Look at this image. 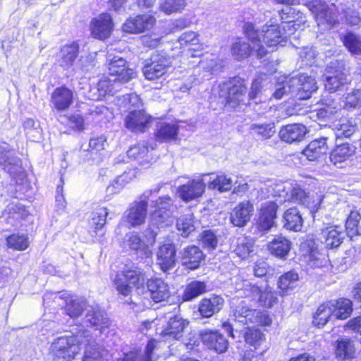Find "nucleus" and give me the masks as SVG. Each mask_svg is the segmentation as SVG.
Masks as SVG:
<instances>
[{
	"label": "nucleus",
	"mask_w": 361,
	"mask_h": 361,
	"mask_svg": "<svg viewBox=\"0 0 361 361\" xmlns=\"http://www.w3.org/2000/svg\"><path fill=\"white\" fill-rule=\"evenodd\" d=\"M326 140V137L312 140L302 151V154L311 161L322 158L329 150Z\"/></svg>",
	"instance_id": "nucleus-30"
},
{
	"label": "nucleus",
	"mask_w": 361,
	"mask_h": 361,
	"mask_svg": "<svg viewBox=\"0 0 361 361\" xmlns=\"http://www.w3.org/2000/svg\"><path fill=\"white\" fill-rule=\"evenodd\" d=\"M355 354L353 343L348 338H341L337 341L336 355L342 360L351 359Z\"/></svg>",
	"instance_id": "nucleus-48"
},
{
	"label": "nucleus",
	"mask_w": 361,
	"mask_h": 361,
	"mask_svg": "<svg viewBox=\"0 0 361 361\" xmlns=\"http://www.w3.org/2000/svg\"><path fill=\"white\" fill-rule=\"evenodd\" d=\"M244 337L245 342L256 349L262 341L263 334L257 329L247 328Z\"/></svg>",
	"instance_id": "nucleus-60"
},
{
	"label": "nucleus",
	"mask_w": 361,
	"mask_h": 361,
	"mask_svg": "<svg viewBox=\"0 0 361 361\" xmlns=\"http://www.w3.org/2000/svg\"><path fill=\"white\" fill-rule=\"evenodd\" d=\"M149 152V148L143 144H138L131 147L128 151V155L129 157L134 159H142L145 158Z\"/></svg>",
	"instance_id": "nucleus-63"
},
{
	"label": "nucleus",
	"mask_w": 361,
	"mask_h": 361,
	"mask_svg": "<svg viewBox=\"0 0 361 361\" xmlns=\"http://www.w3.org/2000/svg\"><path fill=\"white\" fill-rule=\"evenodd\" d=\"M83 331L77 335L56 338L51 343L49 350L55 361H72L80 352L83 345Z\"/></svg>",
	"instance_id": "nucleus-1"
},
{
	"label": "nucleus",
	"mask_w": 361,
	"mask_h": 361,
	"mask_svg": "<svg viewBox=\"0 0 361 361\" xmlns=\"http://www.w3.org/2000/svg\"><path fill=\"white\" fill-rule=\"evenodd\" d=\"M307 132V128L304 125L298 123L289 124L281 128L279 137L287 143H293L302 141Z\"/></svg>",
	"instance_id": "nucleus-26"
},
{
	"label": "nucleus",
	"mask_w": 361,
	"mask_h": 361,
	"mask_svg": "<svg viewBox=\"0 0 361 361\" xmlns=\"http://www.w3.org/2000/svg\"><path fill=\"white\" fill-rule=\"evenodd\" d=\"M202 259V252L195 245L188 246L181 252L183 264L191 270L197 269Z\"/></svg>",
	"instance_id": "nucleus-31"
},
{
	"label": "nucleus",
	"mask_w": 361,
	"mask_h": 361,
	"mask_svg": "<svg viewBox=\"0 0 361 361\" xmlns=\"http://www.w3.org/2000/svg\"><path fill=\"white\" fill-rule=\"evenodd\" d=\"M206 291L207 286L204 282L192 281L186 286L182 295V300L183 301L192 300L200 295L206 293Z\"/></svg>",
	"instance_id": "nucleus-45"
},
{
	"label": "nucleus",
	"mask_w": 361,
	"mask_h": 361,
	"mask_svg": "<svg viewBox=\"0 0 361 361\" xmlns=\"http://www.w3.org/2000/svg\"><path fill=\"white\" fill-rule=\"evenodd\" d=\"M247 87L240 78H234L221 90L220 97L224 98L225 104L235 108L244 103L246 97Z\"/></svg>",
	"instance_id": "nucleus-8"
},
{
	"label": "nucleus",
	"mask_w": 361,
	"mask_h": 361,
	"mask_svg": "<svg viewBox=\"0 0 361 361\" xmlns=\"http://www.w3.org/2000/svg\"><path fill=\"white\" fill-rule=\"evenodd\" d=\"M156 346L157 342L151 341L147 343L144 355L137 351H130L124 354L123 357L118 361H152L153 351Z\"/></svg>",
	"instance_id": "nucleus-41"
},
{
	"label": "nucleus",
	"mask_w": 361,
	"mask_h": 361,
	"mask_svg": "<svg viewBox=\"0 0 361 361\" xmlns=\"http://www.w3.org/2000/svg\"><path fill=\"white\" fill-rule=\"evenodd\" d=\"M322 235L327 248L338 247L344 238L342 228L336 226H331L323 229Z\"/></svg>",
	"instance_id": "nucleus-36"
},
{
	"label": "nucleus",
	"mask_w": 361,
	"mask_h": 361,
	"mask_svg": "<svg viewBox=\"0 0 361 361\" xmlns=\"http://www.w3.org/2000/svg\"><path fill=\"white\" fill-rule=\"evenodd\" d=\"M178 43L183 48L200 44V35L194 31H187L180 35Z\"/></svg>",
	"instance_id": "nucleus-58"
},
{
	"label": "nucleus",
	"mask_w": 361,
	"mask_h": 361,
	"mask_svg": "<svg viewBox=\"0 0 361 361\" xmlns=\"http://www.w3.org/2000/svg\"><path fill=\"white\" fill-rule=\"evenodd\" d=\"M292 185L289 183H279L272 188V195L276 198L275 201L279 204L289 202V197Z\"/></svg>",
	"instance_id": "nucleus-50"
},
{
	"label": "nucleus",
	"mask_w": 361,
	"mask_h": 361,
	"mask_svg": "<svg viewBox=\"0 0 361 361\" xmlns=\"http://www.w3.org/2000/svg\"><path fill=\"white\" fill-rule=\"evenodd\" d=\"M355 152V147L348 143L337 145L330 154V161L334 166L342 168V164L349 160Z\"/></svg>",
	"instance_id": "nucleus-32"
},
{
	"label": "nucleus",
	"mask_w": 361,
	"mask_h": 361,
	"mask_svg": "<svg viewBox=\"0 0 361 361\" xmlns=\"http://www.w3.org/2000/svg\"><path fill=\"white\" fill-rule=\"evenodd\" d=\"M114 283L118 292L127 296L131 293L133 288L142 286L144 278L142 274L137 270L124 269L117 273Z\"/></svg>",
	"instance_id": "nucleus-9"
},
{
	"label": "nucleus",
	"mask_w": 361,
	"mask_h": 361,
	"mask_svg": "<svg viewBox=\"0 0 361 361\" xmlns=\"http://www.w3.org/2000/svg\"><path fill=\"white\" fill-rule=\"evenodd\" d=\"M85 322L87 325L96 327V329H99L100 333H102L110 324L109 319L106 314L100 310L94 308L88 310Z\"/></svg>",
	"instance_id": "nucleus-34"
},
{
	"label": "nucleus",
	"mask_w": 361,
	"mask_h": 361,
	"mask_svg": "<svg viewBox=\"0 0 361 361\" xmlns=\"http://www.w3.org/2000/svg\"><path fill=\"white\" fill-rule=\"evenodd\" d=\"M200 337L205 345L218 353H223L228 349V342L227 339L218 331L203 330L200 333Z\"/></svg>",
	"instance_id": "nucleus-17"
},
{
	"label": "nucleus",
	"mask_w": 361,
	"mask_h": 361,
	"mask_svg": "<svg viewBox=\"0 0 361 361\" xmlns=\"http://www.w3.org/2000/svg\"><path fill=\"white\" fill-rule=\"evenodd\" d=\"M114 23L111 16L103 13L92 19L90 30L93 37L104 40L110 37L114 30Z\"/></svg>",
	"instance_id": "nucleus-13"
},
{
	"label": "nucleus",
	"mask_w": 361,
	"mask_h": 361,
	"mask_svg": "<svg viewBox=\"0 0 361 361\" xmlns=\"http://www.w3.org/2000/svg\"><path fill=\"white\" fill-rule=\"evenodd\" d=\"M254 251V244L252 241L246 238H238L236 247L234 250L235 254L240 257L244 259Z\"/></svg>",
	"instance_id": "nucleus-56"
},
{
	"label": "nucleus",
	"mask_w": 361,
	"mask_h": 361,
	"mask_svg": "<svg viewBox=\"0 0 361 361\" xmlns=\"http://www.w3.org/2000/svg\"><path fill=\"white\" fill-rule=\"evenodd\" d=\"M147 206L146 200L135 202L132 204L127 214V221L131 226H137L145 223Z\"/></svg>",
	"instance_id": "nucleus-29"
},
{
	"label": "nucleus",
	"mask_w": 361,
	"mask_h": 361,
	"mask_svg": "<svg viewBox=\"0 0 361 361\" xmlns=\"http://www.w3.org/2000/svg\"><path fill=\"white\" fill-rule=\"evenodd\" d=\"M156 23V18L149 14L130 17L122 25L123 32L140 34L151 30Z\"/></svg>",
	"instance_id": "nucleus-15"
},
{
	"label": "nucleus",
	"mask_w": 361,
	"mask_h": 361,
	"mask_svg": "<svg viewBox=\"0 0 361 361\" xmlns=\"http://www.w3.org/2000/svg\"><path fill=\"white\" fill-rule=\"evenodd\" d=\"M147 287L150 297L155 302H160L170 296L169 287L161 279L152 278L147 280Z\"/></svg>",
	"instance_id": "nucleus-25"
},
{
	"label": "nucleus",
	"mask_w": 361,
	"mask_h": 361,
	"mask_svg": "<svg viewBox=\"0 0 361 361\" xmlns=\"http://www.w3.org/2000/svg\"><path fill=\"white\" fill-rule=\"evenodd\" d=\"M285 227L290 231H300L303 221L298 209L293 207L287 209L284 214Z\"/></svg>",
	"instance_id": "nucleus-43"
},
{
	"label": "nucleus",
	"mask_w": 361,
	"mask_h": 361,
	"mask_svg": "<svg viewBox=\"0 0 361 361\" xmlns=\"http://www.w3.org/2000/svg\"><path fill=\"white\" fill-rule=\"evenodd\" d=\"M291 243L284 237L279 236L270 242L269 250L279 257H285L290 250Z\"/></svg>",
	"instance_id": "nucleus-44"
},
{
	"label": "nucleus",
	"mask_w": 361,
	"mask_h": 361,
	"mask_svg": "<svg viewBox=\"0 0 361 361\" xmlns=\"http://www.w3.org/2000/svg\"><path fill=\"white\" fill-rule=\"evenodd\" d=\"M233 315L235 322L243 324L268 326L271 323V319L267 315L258 310L250 308L244 301L235 307Z\"/></svg>",
	"instance_id": "nucleus-7"
},
{
	"label": "nucleus",
	"mask_w": 361,
	"mask_h": 361,
	"mask_svg": "<svg viewBox=\"0 0 361 361\" xmlns=\"http://www.w3.org/2000/svg\"><path fill=\"white\" fill-rule=\"evenodd\" d=\"M20 160L16 161L11 159L8 153L3 152L0 149V166H4L6 170L11 176L16 177L20 172Z\"/></svg>",
	"instance_id": "nucleus-49"
},
{
	"label": "nucleus",
	"mask_w": 361,
	"mask_h": 361,
	"mask_svg": "<svg viewBox=\"0 0 361 361\" xmlns=\"http://www.w3.org/2000/svg\"><path fill=\"white\" fill-rule=\"evenodd\" d=\"M317 4L313 6L315 8L314 12L318 26L323 30H330L338 23L337 18L332 13L331 11L326 8L324 2L314 1Z\"/></svg>",
	"instance_id": "nucleus-23"
},
{
	"label": "nucleus",
	"mask_w": 361,
	"mask_h": 361,
	"mask_svg": "<svg viewBox=\"0 0 361 361\" xmlns=\"http://www.w3.org/2000/svg\"><path fill=\"white\" fill-rule=\"evenodd\" d=\"M157 233L154 231H146L143 238L135 233L126 235L123 244L125 247L135 251V254L141 258H149L152 252L150 249L156 241Z\"/></svg>",
	"instance_id": "nucleus-6"
},
{
	"label": "nucleus",
	"mask_w": 361,
	"mask_h": 361,
	"mask_svg": "<svg viewBox=\"0 0 361 361\" xmlns=\"http://www.w3.org/2000/svg\"><path fill=\"white\" fill-rule=\"evenodd\" d=\"M250 130L252 134L257 135L264 139H268L275 133V127L273 123L252 124L250 126Z\"/></svg>",
	"instance_id": "nucleus-55"
},
{
	"label": "nucleus",
	"mask_w": 361,
	"mask_h": 361,
	"mask_svg": "<svg viewBox=\"0 0 361 361\" xmlns=\"http://www.w3.org/2000/svg\"><path fill=\"white\" fill-rule=\"evenodd\" d=\"M202 180L207 184L209 189L217 190L221 192L230 190L233 186L232 179L224 174L205 173L202 175Z\"/></svg>",
	"instance_id": "nucleus-28"
},
{
	"label": "nucleus",
	"mask_w": 361,
	"mask_h": 361,
	"mask_svg": "<svg viewBox=\"0 0 361 361\" xmlns=\"http://www.w3.org/2000/svg\"><path fill=\"white\" fill-rule=\"evenodd\" d=\"M244 32L250 40L252 47L245 41L238 39L233 44L231 49L232 54L237 60L248 57L252 50L255 51L257 56L259 58H262L269 51L262 44L258 28H256L252 23H245Z\"/></svg>",
	"instance_id": "nucleus-2"
},
{
	"label": "nucleus",
	"mask_w": 361,
	"mask_h": 361,
	"mask_svg": "<svg viewBox=\"0 0 361 361\" xmlns=\"http://www.w3.org/2000/svg\"><path fill=\"white\" fill-rule=\"evenodd\" d=\"M235 289L237 291H243L246 297L257 298L259 305L266 308L273 307L278 302L276 293L268 286L263 288L249 281L238 279L235 281Z\"/></svg>",
	"instance_id": "nucleus-4"
},
{
	"label": "nucleus",
	"mask_w": 361,
	"mask_h": 361,
	"mask_svg": "<svg viewBox=\"0 0 361 361\" xmlns=\"http://www.w3.org/2000/svg\"><path fill=\"white\" fill-rule=\"evenodd\" d=\"M290 85L293 88V96L299 99H307L317 90L314 78L306 74L290 78Z\"/></svg>",
	"instance_id": "nucleus-12"
},
{
	"label": "nucleus",
	"mask_w": 361,
	"mask_h": 361,
	"mask_svg": "<svg viewBox=\"0 0 361 361\" xmlns=\"http://www.w3.org/2000/svg\"><path fill=\"white\" fill-rule=\"evenodd\" d=\"M73 101V92L66 87H57L52 92L51 102L58 111L68 109Z\"/></svg>",
	"instance_id": "nucleus-27"
},
{
	"label": "nucleus",
	"mask_w": 361,
	"mask_h": 361,
	"mask_svg": "<svg viewBox=\"0 0 361 361\" xmlns=\"http://www.w3.org/2000/svg\"><path fill=\"white\" fill-rule=\"evenodd\" d=\"M356 129V124L351 119L345 118L340 119L334 124L337 138L349 137L355 132Z\"/></svg>",
	"instance_id": "nucleus-47"
},
{
	"label": "nucleus",
	"mask_w": 361,
	"mask_h": 361,
	"mask_svg": "<svg viewBox=\"0 0 361 361\" xmlns=\"http://www.w3.org/2000/svg\"><path fill=\"white\" fill-rule=\"evenodd\" d=\"M78 52V46L75 43L64 45L57 55L59 64L65 68L72 66Z\"/></svg>",
	"instance_id": "nucleus-35"
},
{
	"label": "nucleus",
	"mask_w": 361,
	"mask_h": 361,
	"mask_svg": "<svg viewBox=\"0 0 361 361\" xmlns=\"http://www.w3.org/2000/svg\"><path fill=\"white\" fill-rule=\"evenodd\" d=\"M321 202L322 198L320 195H316L314 196V195H310L308 194L302 204L310 209L311 212H314L318 209Z\"/></svg>",
	"instance_id": "nucleus-64"
},
{
	"label": "nucleus",
	"mask_w": 361,
	"mask_h": 361,
	"mask_svg": "<svg viewBox=\"0 0 361 361\" xmlns=\"http://www.w3.org/2000/svg\"><path fill=\"white\" fill-rule=\"evenodd\" d=\"M224 299L219 295L204 298L199 305V312L204 317H210L219 312L224 305Z\"/></svg>",
	"instance_id": "nucleus-33"
},
{
	"label": "nucleus",
	"mask_w": 361,
	"mask_h": 361,
	"mask_svg": "<svg viewBox=\"0 0 361 361\" xmlns=\"http://www.w3.org/2000/svg\"><path fill=\"white\" fill-rule=\"evenodd\" d=\"M342 41L348 50L353 54H361V38L348 32L342 37Z\"/></svg>",
	"instance_id": "nucleus-51"
},
{
	"label": "nucleus",
	"mask_w": 361,
	"mask_h": 361,
	"mask_svg": "<svg viewBox=\"0 0 361 361\" xmlns=\"http://www.w3.org/2000/svg\"><path fill=\"white\" fill-rule=\"evenodd\" d=\"M298 280V274L292 271L281 276L278 281V288L281 295L289 294L296 287Z\"/></svg>",
	"instance_id": "nucleus-40"
},
{
	"label": "nucleus",
	"mask_w": 361,
	"mask_h": 361,
	"mask_svg": "<svg viewBox=\"0 0 361 361\" xmlns=\"http://www.w3.org/2000/svg\"><path fill=\"white\" fill-rule=\"evenodd\" d=\"M157 261L164 272L173 269L176 264V249L171 243L161 245L157 252Z\"/></svg>",
	"instance_id": "nucleus-20"
},
{
	"label": "nucleus",
	"mask_w": 361,
	"mask_h": 361,
	"mask_svg": "<svg viewBox=\"0 0 361 361\" xmlns=\"http://www.w3.org/2000/svg\"><path fill=\"white\" fill-rule=\"evenodd\" d=\"M179 126L175 123H161L155 133L156 139L159 142H170L176 140Z\"/></svg>",
	"instance_id": "nucleus-37"
},
{
	"label": "nucleus",
	"mask_w": 361,
	"mask_h": 361,
	"mask_svg": "<svg viewBox=\"0 0 361 361\" xmlns=\"http://www.w3.org/2000/svg\"><path fill=\"white\" fill-rule=\"evenodd\" d=\"M279 206V204L276 201H267L262 203L258 222V228L260 231H268L274 226Z\"/></svg>",
	"instance_id": "nucleus-16"
},
{
	"label": "nucleus",
	"mask_w": 361,
	"mask_h": 361,
	"mask_svg": "<svg viewBox=\"0 0 361 361\" xmlns=\"http://www.w3.org/2000/svg\"><path fill=\"white\" fill-rule=\"evenodd\" d=\"M298 26V24L293 21L286 23L283 28L277 25H264L262 31L263 43L271 49V51H274L278 45L284 46L287 37L292 35Z\"/></svg>",
	"instance_id": "nucleus-5"
},
{
	"label": "nucleus",
	"mask_w": 361,
	"mask_h": 361,
	"mask_svg": "<svg viewBox=\"0 0 361 361\" xmlns=\"http://www.w3.org/2000/svg\"><path fill=\"white\" fill-rule=\"evenodd\" d=\"M361 219L360 214L357 211H351L345 222L348 235L353 236L361 234V227L358 224Z\"/></svg>",
	"instance_id": "nucleus-52"
},
{
	"label": "nucleus",
	"mask_w": 361,
	"mask_h": 361,
	"mask_svg": "<svg viewBox=\"0 0 361 361\" xmlns=\"http://www.w3.org/2000/svg\"><path fill=\"white\" fill-rule=\"evenodd\" d=\"M308 257L309 265L313 268L325 267L329 264V260L325 255L319 252L317 250H312Z\"/></svg>",
	"instance_id": "nucleus-61"
},
{
	"label": "nucleus",
	"mask_w": 361,
	"mask_h": 361,
	"mask_svg": "<svg viewBox=\"0 0 361 361\" xmlns=\"http://www.w3.org/2000/svg\"><path fill=\"white\" fill-rule=\"evenodd\" d=\"M176 227L181 235L186 237L195 230L193 216L191 214L180 216L176 223Z\"/></svg>",
	"instance_id": "nucleus-53"
},
{
	"label": "nucleus",
	"mask_w": 361,
	"mask_h": 361,
	"mask_svg": "<svg viewBox=\"0 0 361 361\" xmlns=\"http://www.w3.org/2000/svg\"><path fill=\"white\" fill-rule=\"evenodd\" d=\"M169 66V61L166 57L154 54L150 62H147L142 68V73L148 80H159L166 73Z\"/></svg>",
	"instance_id": "nucleus-14"
},
{
	"label": "nucleus",
	"mask_w": 361,
	"mask_h": 361,
	"mask_svg": "<svg viewBox=\"0 0 361 361\" xmlns=\"http://www.w3.org/2000/svg\"><path fill=\"white\" fill-rule=\"evenodd\" d=\"M329 302L331 303V309L336 319H345L353 311V303L349 299L340 298L335 301H329Z\"/></svg>",
	"instance_id": "nucleus-38"
},
{
	"label": "nucleus",
	"mask_w": 361,
	"mask_h": 361,
	"mask_svg": "<svg viewBox=\"0 0 361 361\" xmlns=\"http://www.w3.org/2000/svg\"><path fill=\"white\" fill-rule=\"evenodd\" d=\"M185 326V322L179 317L175 316L170 319L166 329L161 332V335L163 337L169 336L178 340L182 336Z\"/></svg>",
	"instance_id": "nucleus-42"
},
{
	"label": "nucleus",
	"mask_w": 361,
	"mask_h": 361,
	"mask_svg": "<svg viewBox=\"0 0 361 361\" xmlns=\"http://www.w3.org/2000/svg\"><path fill=\"white\" fill-rule=\"evenodd\" d=\"M292 94L293 96V88L290 85V78L286 77H280L275 86V91L273 93L274 98L280 99L286 94Z\"/></svg>",
	"instance_id": "nucleus-54"
},
{
	"label": "nucleus",
	"mask_w": 361,
	"mask_h": 361,
	"mask_svg": "<svg viewBox=\"0 0 361 361\" xmlns=\"http://www.w3.org/2000/svg\"><path fill=\"white\" fill-rule=\"evenodd\" d=\"M107 65L109 75L114 77V82L126 83L136 77L135 71L121 56L109 55Z\"/></svg>",
	"instance_id": "nucleus-10"
},
{
	"label": "nucleus",
	"mask_w": 361,
	"mask_h": 361,
	"mask_svg": "<svg viewBox=\"0 0 361 361\" xmlns=\"http://www.w3.org/2000/svg\"><path fill=\"white\" fill-rule=\"evenodd\" d=\"M151 117L142 110H131L125 118L126 128L132 132H144L148 128Z\"/></svg>",
	"instance_id": "nucleus-18"
},
{
	"label": "nucleus",
	"mask_w": 361,
	"mask_h": 361,
	"mask_svg": "<svg viewBox=\"0 0 361 361\" xmlns=\"http://www.w3.org/2000/svg\"><path fill=\"white\" fill-rule=\"evenodd\" d=\"M113 90L112 81L106 77L99 80L97 87L90 90L89 98L92 100H102Z\"/></svg>",
	"instance_id": "nucleus-39"
},
{
	"label": "nucleus",
	"mask_w": 361,
	"mask_h": 361,
	"mask_svg": "<svg viewBox=\"0 0 361 361\" xmlns=\"http://www.w3.org/2000/svg\"><path fill=\"white\" fill-rule=\"evenodd\" d=\"M332 317H334V312L331 309V303L325 302L317 310L314 315L313 324L318 327L324 326Z\"/></svg>",
	"instance_id": "nucleus-46"
},
{
	"label": "nucleus",
	"mask_w": 361,
	"mask_h": 361,
	"mask_svg": "<svg viewBox=\"0 0 361 361\" xmlns=\"http://www.w3.org/2000/svg\"><path fill=\"white\" fill-rule=\"evenodd\" d=\"M156 209L151 215V223L163 226L172 223L171 218L175 209L173 202L169 196L159 197L155 202Z\"/></svg>",
	"instance_id": "nucleus-11"
},
{
	"label": "nucleus",
	"mask_w": 361,
	"mask_h": 361,
	"mask_svg": "<svg viewBox=\"0 0 361 361\" xmlns=\"http://www.w3.org/2000/svg\"><path fill=\"white\" fill-rule=\"evenodd\" d=\"M183 3L180 1H162L160 4V9L166 14H171L173 13L180 11L185 7Z\"/></svg>",
	"instance_id": "nucleus-62"
},
{
	"label": "nucleus",
	"mask_w": 361,
	"mask_h": 361,
	"mask_svg": "<svg viewBox=\"0 0 361 361\" xmlns=\"http://www.w3.org/2000/svg\"><path fill=\"white\" fill-rule=\"evenodd\" d=\"M64 308L65 313L71 318L80 317L87 307L86 301L78 297L71 296L68 292L47 293L44 296V304Z\"/></svg>",
	"instance_id": "nucleus-3"
},
{
	"label": "nucleus",
	"mask_w": 361,
	"mask_h": 361,
	"mask_svg": "<svg viewBox=\"0 0 361 361\" xmlns=\"http://www.w3.org/2000/svg\"><path fill=\"white\" fill-rule=\"evenodd\" d=\"M204 188L205 182L202 181L201 178L188 181L186 184L180 186L178 193L183 200L190 202L201 197L204 192Z\"/></svg>",
	"instance_id": "nucleus-21"
},
{
	"label": "nucleus",
	"mask_w": 361,
	"mask_h": 361,
	"mask_svg": "<svg viewBox=\"0 0 361 361\" xmlns=\"http://www.w3.org/2000/svg\"><path fill=\"white\" fill-rule=\"evenodd\" d=\"M346 74L341 67L330 65L326 71L325 89L334 92L339 90L344 84L348 82Z\"/></svg>",
	"instance_id": "nucleus-19"
},
{
	"label": "nucleus",
	"mask_w": 361,
	"mask_h": 361,
	"mask_svg": "<svg viewBox=\"0 0 361 361\" xmlns=\"http://www.w3.org/2000/svg\"><path fill=\"white\" fill-rule=\"evenodd\" d=\"M254 207L249 201H244L235 207L231 213V222L235 226L243 227L250 220Z\"/></svg>",
	"instance_id": "nucleus-22"
},
{
	"label": "nucleus",
	"mask_w": 361,
	"mask_h": 361,
	"mask_svg": "<svg viewBox=\"0 0 361 361\" xmlns=\"http://www.w3.org/2000/svg\"><path fill=\"white\" fill-rule=\"evenodd\" d=\"M342 102H343V107L345 109H354L357 106H361V91L354 90L347 93L343 98Z\"/></svg>",
	"instance_id": "nucleus-59"
},
{
	"label": "nucleus",
	"mask_w": 361,
	"mask_h": 361,
	"mask_svg": "<svg viewBox=\"0 0 361 361\" xmlns=\"http://www.w3.org/2000/svg\"><path fill=\"white\" fill-rule=\"evenodd\" d=\"M108 215L106 207H97L92 214L91 224L94 227L95 231L99 230L106 224V216Z\"/></svg>",
	"instance_id": "nucleus-57"
},
{
	"label": "nucleus",
	"mask_w": 361,
	"mask_h": 361,
	"mask_svg": "<svg viewBox=\"0 0 361 361\" xmlns=\"http://www.w3.org/2000/svg\"><path fill=\"white\" fill-rule=\"evenodd\" d=\"M83 345L85 346L82 361H108L104 357V349L92 340L87 330L83 331Z\"/></svg>",
	"instance_id": "nucleus-24"
}]
</instances>
